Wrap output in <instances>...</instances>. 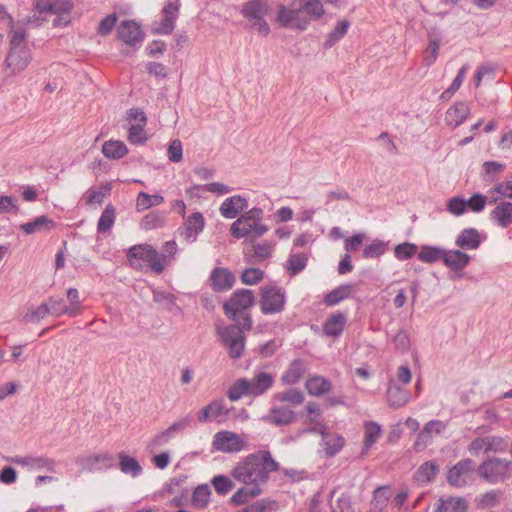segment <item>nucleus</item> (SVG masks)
<instances>
[{"label": "nucleus", "instance_id": "nucleus-1", "mask_svg": "<svg viewBox=\"0 0 512 512\" xmlns=\"http://www.w3.org/2000/svg\"><path fill=\"white\" fill-rule=\"evenodd\" d=\"M279 464L268 451H257L238 462L231 471L232 477L247 486L261 488L269 480L271 472L277 471Z\"/></svg>", "mask_w": 512, "mask_h": 512}, {"label": "nucleus", "instance_id": "nucleus-2", "mask_svg": "<svg viewBox=\"0 0 512 512\" xmlns=\"http://www.w3.org/2000/svg\"><path fill=\"white\" fill-rule=\"evenodd\" d=\"M323 14L319 0H293L290 7H280L278 20L283 26L305 30L311 20H318Z\"/></svg>", "mask_w": 512, "mask_h": 512}, {"label": "nucleus", "instance_id": "nucleus-3", "mask_svg": "<svg viewBox=\"0 0 512 512\" xmlns=\"http://www.w3.org/2000/svg\"><path fill=\"white\" fill-rule=\"evenodd\" d=\"M9 50L5 59V68L9 70L8 76H16L29 65L32 56L26 43L25 29H13L8 33Z\"/></svg>", "mask_w": 512, "mask_h": 512}, {"label": "nucleus", "instance_id": "nucleus-4", "mask_svg": "<svg viewBox=\"0 0 512 512\" xmlns=\"http://www.w3.org/2000/svg\"><path fill=\"white\" fill-rule=\"evenodd\" d=\"M252 323L250 315H244L242 320L235 324L217 328L220 341L231 358L239 359L242 356L246 341L244 331L250 330Z\"/></svg>", "mask_w": 512, "mask_h": 512}, {"label": "nucleus", "instance_id": "nucleus-5", "mask_svg": "<svg viewBox=\"0 0 512 512\" xmlns=\"http://www.w3.org/2000/svg\"><path fill=\"white\" fill-rule=\"evenodd\" d=\"M264 211L260 207H253L242 213L230 226L231 235L237 239L251 237L260 238L267 233L269 227L262 223Z\"/></svg>", "mask_w": 512, "mask_h": 512}, {"label": "nucleus", "instance_id": "nucleus-6", "mask_svg": "<svg viewBox=\"0 0 512 512\" xmlns=\"http://www.w3.org/2000/svg\"><path fill=\"white\" fill-rule=\"evenodd\" d=\"M274 378L266 372L255 374L252 379L241 378L235 381L228 391V398L237 401L242 397H257L266 393L273 385Z\"/></svg>", "mask_w": 512, "mask_h": 512}, {"label": "nucleus", "instance_id": "nucleus-7", "mask_svg": "<svg viewBox=\"0 0 512 512\" xmlns=\"http://www.w3.org/2000/svg\"><path fill=\"white\" fill-rule=\"evenodd\" d=\"M478 475L490 484L506 481L512 475V462L507 459L489 458L476 469Z\"/></svg>", "mask_w": 512, "mask_h": 512}, {"label": "nucleus", "instance_id": "nucleus-8", "mask_svg": "<svg viewBox=\"0 0 512 512\" xmlns=\"http://www.w3.org/2000/svg\"><path fill=\"white\" fill-rule=\"evenodd\" d=\"M255 303V295L249 289H238L234 291L229 300L223 305L225 315L232 321H241L245 313Z\"/></svg>", "mask_w": 512, "mask_h": 512}, {"label": "nucleus", "instance_id": "nucleus-9", "mask_svg": "<svg viewBox=\"0 0 512 512\" xmlns=\"http://www.w3.org/2000/svg\"><path fill=\"white\" fill-rule=\"evenodd\" d=\"M269 11L270 7L266 0H251L242 8V14L249 21L250 27L256 29L263 36L270 32V27L265 20Z\"/></svg>", "mask_w": 512, "mask_h": 512}, {"label": "nucleus", "instance_id": "nucleus-10", "mask_svg": "<svg viewBox=\"0 0 512 512\" xmlns=\"http://www.w3.org/2000/svg\"><path fill=\"white\" fill-rule=\"evenodd\" d=\"M35 9L40 15L55 14L54 26H66L70 23L73 9L71 0H35Z\"/></svg>", "mask_w": 512, "mask_h": 512}, {"label": "nucleus", "instance_id": "nucleus-11", "mask_svg": "<svg viewBox=\"0 0 512 512\" xmlns=\"http://www.w3.org/2000/svg\"><path fill=\"white\" fill-rule=\"evenodd\" d=\"M286 303L285 292L273 285L261 287L260 308L265 315L277 314L284 310Z\"/></svg>", "mask_w": 512, "mask_h": 512}, {"label": "nucleus", "instance_id": "nucleus-12", "mask_svg": "<svg viewBox=\"0 0 512 512\" xmlns=\"http://www.w3.org/2000/svg\"><path fill=\"white\" fill-rule=\"evenodd\" d=\"M475 463L471 459H463L452 466L447 472V482L456 488L468 485L473 480Z\"/></svg>", "mask_w": 512, "mask_h": 512}, {"label": "nucleus", "instance_id": "nucleus-13", "mask_svg": "<svg viewBox=\"0 0 512 512\" xmlns=\"http://www.w3.org/2000/svg\"><path fill=\"white\" fill-rule=\"evenodd\" d=\"M245 440L231 431H220L214 435L213 447L223 453H237L245 448Z\"/></svg>", "mask_w": 512, "mask_h": 512}, {"label": "nucleus", "instance_id": "nucleus-14", "mask_svg": "<svg viewBox=\"0 0 512 512\" xmlns=\"http://www.w3.org/2000/svg\"><path fill=\"white\" fill-rule=\"evenodd\" d=\"M190 417L186 416L180 420L173 422L166 430L159 432L147 444V448L153 452L166 445L178 433L183 431L190 425Z\"/></svg>", "mask_w": 512, "mask_h": 512}, {"label": "nucleus", "instance_id": "nucleus-15", "mask_svg": "<svg viewBox=\"0 0 512 512\" xmlns=\"http://www.w3.org/2000/svg\"><path fill=\"white\" fill-rule=\"evenodd\" d=\"M295 418L296 414L291 407L275 401V397H272L271 408L263 420L275 426H284L294 422Z\"/></svg>", "mask_w": 512, "mask_h": 512}, {"label": "nucleus", "instance_id": "nucleus-16", "mask_svg": "<svg viewBox=\"0 0 512 512\" xmlns=\"http://www.w3.org/2000/svg\"><path fill=\"white\" fill-rule=\"evenodd\" d=\"M12 462L30 470H47L56 473V462L54 459L46 456H16L12 458Z\"/></svg>", "mask_w": 512, "mask_h": 512}, {"label": "nucleus", "instance_id": "nucleus-17", "mask_svg": "<svg viewBox=\"0 0 512 512\" xmlns=\"http://www.w3.org/2000/svg\"><path fill=\"white\" fill-rule=\"evenodd\" d=\"M204 226L205 220L203 215L200 212H195L185 219L180 235L187 243H193L203 231Z\"/></svg>", "mask_w": 512, "mask_h": 512}, {"label": "nucleus", "instance_id": "nucleus-18", "mask_svg": "<svg viewBox=\"0 0 512 512\" xmlns=\"http://www.w3.org/2000/svg\"><path fill=\"white\" fill-rule=\"evenodd\" d=\"M248 208V200L243 195H233L226 198L219 207V212L225 219H234Z\"/></svg>", "mask_w": 512, "mask_h": 512}, {"label": "nucleus", "instance_id": "nucleus-19", "mask_svg": "<svg viewBox=\"0 0 512 512\" xmlns=\"http://www.w3.org/2000/svg\"><path fill=\"white\" fill-rule=\"evenodd\" d=\"M118 37L127 45L134 46L143 41L140 25L133 20L123 21L117 29Z\"/></svg>", "mask_w": 512, "mask_h": 512}, {"label": "nucleus", "instance_id": "nucleus-20", "mask_svg": "<svg viewBox=\"0 0 512 512\" xmlns=\"http://www.w3.org/2000/svg\"><path fill=\"white\" fill-rule=\"evenodd\" d=\"M210 282L214 291L223 292L233 287L235 277L227 268L218 267L212 270Z\"/></svg>", "mask_w": 512, "mask_h": 512}, {"label": "nucleus", "instance_id": "nucleus-21", "mask_svg": "<svg viewBox=\"0 0 512 512\" xmlns=\"http://www.w3.org/2000/svg\"><path fill=\"white\" fill-rule=\"evenodd\" d=\"M228 408L223 401H213L198 413V420L201 423L212 421L220 422L228 415Z\"/></svg>", "mask_w": 512, "mask_h": 512}, {"label": "nucleus", "instance_id": "nucleus-22", "mask_svg": "<svg viewBox=\"0 0 512 512\" xmlns=\"http://www.w3.org/2000/svg\"><path fill=\"white\" fill-rule=\"evenodd\" d=\"M79 463L89 472L109 469L113 466V457L108 453H98L82 458Z\"/></svg>", "mask_w": 512, "mask_h": 512}, {"label": "nucleus", "instance_id": "nucleus-23", "mask_svg": "<svg viewBox=\"0 0 512 512\" xmlns=\"http://www.w3.org/2000/svg\"><path fill=\"white\" fill-rule=\"evenodd\" d=\"M307 417L305 423L310 425L309 428L301 429L297 433V437L304 435L306 433H317L320 429H323L324 426L320 422L321 418V409L320 405L316 402H309L306 405Z\"/></svg>", "mask_w": 512, "mask_h": 512}, {"label": "nucleus", "instance_id": "nucleus-24", "mask_svg": "<svg viewBox=\"0 0 512 512\" xmlns=\"http://www.w3.org/2000/svg\"><path fill=\"white\" fill-rule=\"evenodd\" d=\"M152 251L153 247L146 244L131 247L127 255L130 265L136 269L147 266Z\"/></svg>", "mask_w": 512, "mask_h": 512}, {"label": "nucleus", "instance_id": "nucleus-25", "mask_svg": "<svg viewBox=\"0 0 512 512\" xmlns=\"http://www.w3.org/2000/svg\"><path fill=\"white\" fill-rule=\"evenodd\" d=\"M467 507V501L464 498L447 496L436 502L435 512H466Z\"/></svg>", "mask_w": 512, "mask_h": 512}, {"label": "nucleus", "instance_id": "nucleus-26", "mask_svg": "<svg viewBox=\"0 0 512 512\" xmlns=\"http://www.w3.org/2000/svg\"><path fill=\"white\" fill-rule=\"evenodd\" d=\"M471 257L465 252L459 250H446L443 263L453 271L463 270L470 262Z\"/></svg>", "mask_w": 512, "mask_h": 512}, {"label": "nucleus", "instance_id": "nucleus-27", "mask_svg": "<svg viewBox=\"0 0 512 512\" xmlns=\"http://www.w3.org/2000/svg\"><path fill=\"white\" fill-rule=\"evenodd\" d=\"M469 114V106L464 102H457L447 110L445 121L450 126L458 127L468 118Z\"/></svg>", "mask_w": 512, "mask_h": 512}, {"label": "nucleus", "instance_id": "nucleus-28", "mask_svg": "<svg viewBox=\"0 0 512 512\" xmlns=\"http://www.w3.org/2000/svg\"><path fill=\"white\" fill-rule=\"evenodd\" d=\"M491 219L501 228H507L512 224V202L502 201L491 211Z\"/></svg>", "mask_w": 512, "mask_h": 512}, {"label": "nucleus", "instance_id": "nucleus-29", "mask_svg": "<svg viewBox=\"0 0 512 512\" xmlns=\"http://www.w3.org/2000/svg\"><path fill=\"white\" fill-rule=\"evenodd\" d=\"M439 472V465L436 461L431 460L423 463L414 473L415 482L424 486L432 482Z\"/></svg>", "mask_w": 512, "mask_h": 512}, {"label": "nucleus", "instance_id": "nucleus-30", "mask_svg": "<svg viewBox=\"0 0 512 512\" xmlns=\"http://www.w3.org/2000/svg\"><path fill=\"white\" fill-rule=\"evenodd\" d=\"M317 433L322 436V445L327 456H334L344 446V438L335 433H328L325 429H320Z\"/></svg>", "mask_w": 512, "mask_h": 512}, {"label": "nucleus", "instance_id": "nucleus-31", "mask_svg": "<svg viewBox=\"0 0 512 512\" xmlns=\"http://www.w3.org/2000/svg\"><path fill=\"white\" fill-rule=\"evenodd\" d=\"M55 227V222L46 215H41L35 218L33 221L23 223L20 225V229L26 234L31 235L34 233L47 232Z\"/></svg>", "mask_w": 512, "mask_h": 512}, {"label": "nucleus", "instance_id": "nucleus-32", "mask_svg": "<svg viewBox=\"0 0 512 512\" xmlns=\"http://www.w3.org/2000/svg\"><path fill=\"white\" fill-rule=\"evenodd\" d=\"M346 322V314L343 312L333 313L324 323L323 331L329 337H338L342 333Z\"/></svg>", "mask_w": 512, "mask_h": 512}, {"label": "nucleus", "instance_id": "nucleus-33", "mask_svg": "<svg viewBox=\"0 0 512 512\" xmlns=\"http://www.w3.org/2000/svg\"><path fill=\"white\" fill-rule=\"evenodd\" d=\"M456 245L464 250H475L480 246V234L474 228H467L457 236Z\"/></svg>", "mask_w": 512, "mask_h": 512}, {"label": "nucleus", "instance_id": "nucleus-34", "mask_svg": "<svg viewBox=\"0 0 512 512\" xmlns=\"http://www.w3.org/2000/svg\"><path fill=\"white\" fill-rule=\"evenodd\" d=\"M387 399L391 407L399 408L410 400V393L395 384H390L387 390Z\"/></svg>", "mask_w": 512, "mask_h": 512}, {"label": "nucleus", "instance_id": "nucleus-35", "mask_svg": "<svg viewBox=\"0 0 512 512\" xmlns=\"http://www.w3.org/2000/svg\"><path fill=\"white\" fill-rule=\"evenodd\" d=\"M102 153L108 159H120L128 153V148L123 141L108 140L102 145Z\"/></svg>", "mask_w": 512, "mask_h": 512}, {"label": "nucleus", "instance_id": "nucleus-36", "mask_svg": "<svg viewBox=\"0 0 512 512\" xmlns=\"http://www.w3.org/2000/svg\"><path fill=\"white\" fill-rule=\"evenodd\" d=\"M355 288L352 284L341 285L328 294L324 298V302L327 306H334L341 301L349 298L354 292Z\"/></svg>", "mask_w": 512, "mask_h": 512}, {"label": "nucleus", "instance_id": "nucleus-37", "mask_svg": "<svg viewBox=\"0 0 512 512\" xmlns=\"http://www.w3.org/2000/svg\"><path fill=\"white\" fill-rule=\"evenodd\" d=\"M118 458L121 472L130 475L133 478L141 475L143 469L135 458L126 455L124 452H120L118 454Z\"/></svg>", "mask_w": 512, "mask_h": 512}, {"label": "nucleus", "instance_id": "nucleus-38", "mask_svg": "<svg viewBox=\"0 0 512 512\" xmlns=\"http://www.w3.org/2000/svg\"><path fill=\"white\" fill-rule=\"evenodd\" d=\"M364 441H363V452L367 451L378 441L382 434L381 426L373 421H368L364 424Z\"/></svg>", "mask_w": 512, "mask_h": 512}, {"label": "nucleus", "instance_id": "nucleus-39", "mask_svg": "<svg viewBox=\"0 0 512 512\" xmlns=\"http://www.w3.org/2000/svg\"><path fill=\"white\" fill-rule=\"evenodd\" d=\"M306 389L310 395L321 396L331 389V383L322 376H313L307 379Z\"/></svg>", "mask_w": 512, "mask_h": 512}, {"label": "nucleus", "instance_id": "nucleus-40", "mask_svg": "<svg viewBox=\"0 0 512 512\" xmlns=\"http://www.w3.org/2000/svg\"><path fill=\"white\" fill-rule=\"evenodd\" d=\"M273 397H275V401L291 408L301 405L304 401V394L297 389H288L273 395Z\"/></svg>", "mask_w": 512, "mask_h": 512}, {"label": "nucleus", "instance_id": "nucleus-41", "mask_svg": "<svg viewBox=\"0 0 512 512\" xmlns=\"http://www.w3.org/2000/svg\"><path fill=\"white\" fill-rule=\"evenodd\" d=\"M392 496L391 489L388 486L378 487L373 494L371 504L372 512H383Z\"/></svg>", "mask_w": 512, "mask_h": 512}, {"label": "nucleus", "instance_id": "nucleus-42", "mask_svg": "<svg viewBox=\"0 0 512 512\" xmlns=\"http://www.w3.org/2000/svg\"><path fill=\"white\" fill-rule=\"evenodd\" d=\"M446 429V423L441 420H431L422 429L418 439L426 444L433 436L441 434Z\"/></svg>", "mask_w": 512, "mask_h": 512}, {"label": "nucleus", "instance_id": "nucleus-43", "mask_svg": "<svg viewBox=\"0 0 512 512\" xmlns=\"http://www.w3.org/2000/svg\"><path fill=\"white\" fill-rule=\"evenodd\" d=\"M262 488H256L254 486H247L239 488L231 497V502L235 505H243L250 499L260 495Z\"/></svg>", "mask_w": 512, "mask_h": 512}, {"label": "nucleus", "instance_id": "nucleus-44", "mask_svg": "<svg viewBox=\"0 0 512 512\" xmlns=\"http://www.w3.org/2000/svg\"><path fill=\"white\" fill-rule=\"evenodd\" d=\"M445 249L424 245L421 247L420 252L418 253V259L424 263H434L439 260L443 261Z\"/></svg>", "mask_w": 512, "mask_h": 512}, {"label": "nucleus", "instance_id": "nucleus-45", "mask_svg": "<svg viewBox=\"0 0 512 512\" xmlns=\"http://www.w3.org/2000/svg\"><path fill=\"white\" fill-rule=\"evenodd\" d=\"M164 202V197L160 194L150 195L146 192H140L136 199L137 211H145L153 206L160 205Z\"/></svg>", "mask_w": 512, "mask_h": 512}, {"label": "nucleus", "instance_id": "nucleus-46", "mask_svg": "<svg viewBox=\"0 0 512 512\" xmlns=\"http://www.w3.org/2000/svg\"><path fill=\"white\" fill-rule=\"evenodd\" d=\"M305 372L304 362L301 360L293 361L288 370L282 376L283 382L286 384H295L300 380Z\"/></svg>", "mask_w": 512, "mask_h": 512}, {"label": "nucleus", "instance_id": "nucleus-47", "mask_svg": "<svg viewBox=\"0 0 512 512\" xmlns=\"http://www.w3.org/2000/svg\"><path fill=\"white\" fill-rule=\"evenodd\" d=\"M211 489L207 484L199 485L192 494V504L196 508H205L210 502Z\"/></svg>", "mask_w": 512, "mask_h": 512}, {"label": "nucleus", "instance_id": "nucleus-48", "mask_svg": "<svg viewBox=\"0 0 512 512\" xmlns=\"http://www.w3.org/2000/svg\"><path fill=\"white\" fill-rule=\"evenodd\" d=\"M166 219L164 212L153 211L143 217L140 222V226L143 230H153L161 227Z\"/></svg>", "mask_w": 512, "mask_h": 512}, {"label": "nucleus", "instance_id": "nucleus-49", "mask_svg": "<svg viewBox=\"0 0 512 512\" xmlns=\"http://www.w3.org/2000/svg\"><path fill=\"white\" fill-rule=\"evenodd\" d=\"M115 218H116L115 208L112 205L106 206L98 220V224H97L98 232L105 233V232L109 231L115 222Z\"/></svg>", "mask_w": 512, "mask_h": 512}, {"label": "nucleus", "instance_id": "nucleus-50", "mask_svg": "<svg viewBox=\"0 0 512 512\" xmlns=\"http://www.w3.org/2000/svg\"><path fill=\"white\" fill-rule=\"evenodd\" d=\"M350 23L348 21H341L337 24L335 29L329 33L326 41L324 42V48L329 49L335 43H337L347 33Z\"/></svg>", "mask_w": 512, "mask_h": 512}, {"label": "nucleus", "instance_id": "nucleus-51", "mask_svg": "<svg viewBox=\"0 0 512 512\" xmlns=\"http://www.w3.org/2000/svg\"><path fill=\"white\" fill-rule=\"evenodd\" d=\"M146 124L135 123L131 124L128 129V140L131 144L141 145L147 141V135L144 130Z\"/></svg>", "mask_w": 512, "mask_h": 512}, {"label": "nucleus", "instance_id": "nucleus-52", "mask_svg": "<svg viewBox=\"0 0 512 512\" xmlns=\"http://www.w3.org/2000/svg\"><path fill=\"white\" fill-rule=\"evenodd\" d=\"M49 315V306L47 303H42L40 306L28 310L23 316V321L27 323H38Z\"/></svg>", "mask_w": 512, "mask_h": 512}, {"label": "nucleus", "instance_id": "nucleus-53", "mask_svg": "<svg viewBox=\"0 0 512 512\" xmlns=\"http://www.w3.org/2000/svg\"><path fill=\"white\" fill-rule=\"evenodd\" d=\"M307 261L308 257L306 254H292L287 261V269L291 274L295 275L306 267Z\"/></svg>", "mask_w": 512, "mask_h": 512}, {"label": "nucleus", "instance_id": "nucleus-54", "mask_svg": "<svg viewBox=\"0 0 512 512\" xmlns=\"http://www.w3.org/2000/svg\"><path fill=\"white\" fill-rule=\"evenodd\" d=\"M387 244L383 240L375 239L363 249L362 256L365 259L377 258L386 251Z\"/></svg>", "mask_w": 512, "mask_h": 512}, {"label": "nucleus", "instance_id": "nucleus-55", "mask_svg": "<svg viewBox=\"0 0 512 512\" xmlns=\"http://www.w3.org/2000/svg\"><path fill=\"white\" fill-rule=\"evenodd\" d=\"M193 190H205L207 192L215 193L218 195H225L230 193L233 189L224 183L213 182L205 185H193L191 186L189 193H191Z\"/></svg>", "mask_w": 512, "mask_h": 512}, {"label": "nucleus", "instance_id": "nucleus-56", "mask_svg": "<svg viewBox=\"0 0 512 512\" xmlns=\"http://www.w3.org/2000/svg\"><path fill=\"white\" fill-rule=\"evenodd\" d=\"M447 211L454 216H461L467 210V201L464 197L455 196L447 201Z\"/></svg>", "mask_w": 512, "mask_h": 512}, {"label": "nucleus", "instance_id": "nucleus-57", "mask_svg": "<svg viewBox=\"0 0 512 512\" xmlns=\"http://www.w3.org/2000/svg\"><path fill=\"white\" fill-rule=\"evenodd\" d=\"M49 306V314L60 317L64 314L73 317V310L68 309L62 299L49 298L46 302Z\"/></svg>", "mask_w": 512, "mask_h": 512}, {"label": "nucleus", "instance_id": "nucleus-58", "mask_svg": "<svg viewBox=\"0 0 512 512\" xmlns=\"http://www.w3.org/2000/svg\"><path fill=\"white\" fill-rule=\"evenodd\" d=\"M417 249L418 247L414 243H401L394 248V256L400 261L407 260L416 254Z\"/></svg>", "mask_w": 512, "mask_h": 512}, {"label": "nucleus", "instance_id": "nucleus-59", "mask_svg": "<svg viewBox=\"0 0 512 512\" xmlns=\"http://www.w3.org/2000/svg\"><path fill=\"white\" fill-rule=\"evenodd\" d=\"M212 485L219 495H226L234 488L233 481L224 475H217L212 479Z\"/></svg>", "mask_w": 512, "mask_h": 512}, {"label": "nucleus", "instance_id": "nucleus-60", "mask_svg": "<svg viewBox=\"0 0 512 512\" xmlns=\"http://www.w3.org/2000/svg\"><path fill=\"white\" fill-rule=\"evenodd\" d=\"M392 343L396 350L400 352H408L410 349V336L405 329H400L392 338Z\"/></svg>", "mask_w": 512, "mask_h": 512}, {"label": "nucleus", "instance_id": "nucleus-61", "mask_svg": "<svg viewBox=\"0 0 512 512\" xmlns=\"http://www.w3.org/2000/svg\"><path fill=\"white\" fill-rule=\"evenodd\" d=\"M264 272L259 268H247L242 272L241 280L246 285H254L261 281Z\"/></svg>", "mask_w": 512, "mask_h": 512}, {"label": "nucleus", "instance_id": "nucleus-62", "mask_svg": "<svg viewBox=\"0 0 512 512\" xmlns=\"http://www.w3.org/2000/svg\"><path fill=\"white\" fill-rule=\"evenodd\" d=\"M488 197L480 193L473 194L467 201L468 210L479 213L484 210Z\"/></svg>", "mask_w": 512, "mask_h": 512}, {"label": "nucleus", "instance_id": "nucleus-63", "mask_svg": "<svg viewBox=\"0 0 512 512\" xmlns=\"http://www.w3.org/2000/svg\"><path fill=\"white\" fill-rule=\"evenodd\" d=\"M468 451L475 456H478L480 453L488 454L490 453V449L488 446V440L486 437H478L475 438L468 447Z\"/></svg>", "mask_w": 512, "mask_h": 512}, {"label": "nucleus", "instance_id": "nucleus-64", "mask_svg": "<svg viewBox=\"0 0 512 512\" xmlns=\"http://www.w3.org/2000/svg\"><path fill=\"white\" fill-rule=\"evenodd\" d=\"M440 49V41L431 39L425 51L424 61L427 66H431L437 59Z\"/></svg>", "mask_w": 512, "mask_h": 512}]
</instances>
